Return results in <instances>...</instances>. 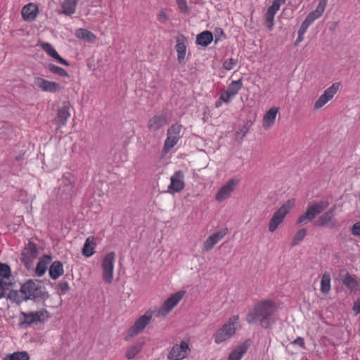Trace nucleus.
I'll return each instance as SVG.
<instances>
[{
    "label": "nucleus",
    "instance_id": "nucleus-55",
    "mask_svg": "<svg viewBox=\"0 0 360 360\" xmlns=\"http://www.w3.org/2000/svg\"><path fill=\"white\" fill-rule=\"evenodd\" d=\"M309 27V25L306 24L304 22H302L300 27L298 30L297 34L304 35Z\"/></svg>",
    "mask_w": 360,
    "mask_h": 360
},
{
    "label": "nucleus",
    "instance_id": "nucleus-14",
    "mask_svg": "<svg viewBox=\"0 0 360 360\" xmlns=\"http://www.w3.org/2000/svg\"><path fill=\"white\" fill-rule=\"evenodd\" d=\"M189 351L188 342L181 341L179 345H175L172 347L167 358L172 360H181L187 356L188 352Z\"/></svg>",
    "mask_w": 360,
    "mask_h": 360
},
{
    "label": "nucleus",
    "instance_id": "nucleus-59",
    "mask_svg": "<svg viewBox=\"0 0 360 360\" xmlns=\"http://www.w3.org/2000/svg\"><path fill=\"white\" fill-rule=\"evenodd\" d=\"M297 38L295 42V45H298L301 41H303L304 39V35H300V34H297Z\"/></svg>",
    "mask_w": 360,
    "mask_h": 360
},
{
    "label": "nucleus",
    "instance_id": "nucleus-34",
    "mask_svg": "<svg viewBox=\"0 0 360 360\" xmlns=\"http://www.w3.org/2000/svg\"><path fill=\"white\" fill-rule=\"evenodd\" d=\"M75 35L78 39L88 42H94L96 39V36L93 32L83 28L76 30Z\"/></svg>",
    "mask_w": 360,
    "mask_h": 360
},
{
    "label": "nucleus",
    "instance_id": "nucleus-41",
    "mask_svg": "<svg viewBox=\"0 0 360 360\" xmlns=\"http://www.w3.org/2000/svg\"><path fill=\"white\" fill-rule=\"evenodd\" d=\"M253 122L251 120H247L241 128L236 132L237 139L242 140L243 137L247 134L250 128L252 127Z\"/></svg>",
    "mask_w": 360,
    "mask_h": 360
},
{
    "label": "nucleus",
    "instance_id": "nucleus-10",
    "mask_svg": "<svg viewBox=\"0 0 360 360\" xmlns=\"http://www.w3.org/2000/svg\"><path fill=\"white\" fill-rule=\"evenodd\" d=\"M152 319V315L146 312L143 315L137 319L134 323L129 328L126 340L133 338L141 333Z\"/></svg>",
    "mask_w": 360,
    "mask_h": 360
},
{
    "label": "nucleus",
    "instance_id": "nucleus-36",
    "mask_svg": "<svg viewBox=\"0 0 360 360\" xmlns=\"http://www.w3.org/2000/svg\"><path fill=\"white\" fill-rule=\"evenodd\" d=\"M11 269L10 266L6 263L0 262V280L11 281Z\"/></svg>",
    "mask_w": 360,
    "mask_h": 360
},
{
    "label": "nucleus",
    "instance_id": "nucleus-25",
    "mask_svg": "<svg viewBox=\"0 0 360 360\" xmlns=\"http://www.w3.org/2000/svg\"><path fill=\"white\" fill-rule=\"evenodd\" d=\"M250 346V342L249 340H247L237 345L229 354L228 360H240L243 356L247 352Z\"/></svg>",
    "mask_w": 360,
    "mask_h": 360
},
{
    "label": "nucleus",
    "instance_id": "nucleus-33",
    "mask_svg": "<svg viewBox=\"0 0 360 360\" xmlns=\"http://www.w3.org/2000/svg\"><path fill=\"white\" fill-rule=\"evenodd\" d=\"M96 247V243L94 242V237H89L86 239L85 243L84 244L82 253L84 256L86 257H89L94 254V248Z\"/></svg>",
    "mask_w": 360,
    "mask_h": 360
},
{
    "label": "nucleus",
    "instance_id": "nucleus-42",
    "mask_svg": "<svg viewBox=\"0 0 360 360\" xmlns=\"http://www.w3.org/2000/svg\"><path fill=\"white\" fill-rule=\"evenodd\" d=\"M48 68L51 73L56 74L63 77H69V74L65 70L53 63H49Z\"/></svg>",
    "mask_w": 360,
    "mask_h": 360
},
{
    "label": "nucleus",
    "instance_id": "nucleus-60",
    "mask_svg": "<svg viewBox=\"0 0 360 360\" xmlns=\"http://www.w3.org/2000/svg\"><path fill=\"white\" fill-rule=\"evenodd\" d=\"M222 102L223 101L221 100H220V97H219V99L215 103V107L219 108V106H221Z\"/></svg>",
    "mask_w": 360,
    "mask_h": 360
},
{
    "label": "nucleus",
    "instance_id": "nucleus-6",
    "mask_svg": "<svg viewBox=\"0 0 360 360\" xmlns=\"http://www.w3.org/2000/svg\"><path fill=\"white\" fill-rule=\"evenodd\" d=\"M293 203L290 200H288L284 203L278 210H276L269 224V231L274 232L278 226L283 222L285 217L289 212L290 208L292 207Z\"/></svg>",
    "mask_w": 360,
    "mask_h": 360
},
{
    "label": "nucleus",
    "instance_id": "nucleus-45",
    "mask_svg": "<svg viewBox=\"0 0 360 360\" xmlns=\"http://www.w3.org/2000/svg\"><path fill=\"white\" fill-rule=\"evenodd\" d=\"M11 281H1L0 280V300L6 297V292L12 285Z\"/></svg>",
    "mask_w": 360,
    "mask_h": 360
},
{
    "label": "nucleus",
    "instance_id": "nucleus-58",
    "mask_svg": "<svg viewBox=\"0 0 360 360\" xmlns=\"http://www.w3.org/2000/svg\"><path fill=\"white\" fill-rule=\"evenodd\" d=\"M35 313H38L39 315V321L40 323L44 322V319L41 318L44 314H48V311L46 309H43L40 311H34Z\"/></svg>",
    "mask_w": 360,
    "mask_h": 360
},
{
    "label": "nucleus",
    "instance_id": "nucleus-19",
    "mask_svg": "<svg viewBox=\"0 0 360 360\" xmlns=\"http://www.w3.org/2000/svg\"><path fill=\"white\" fill-rule=\"evenodd\" d=\"M227 229H222L210 235L204 242L203 251L208 252L212 249L213 247L227 234Z\"/></svg>",
    "mask_w": 360,
    "mask_h": 360
},
{
    "label": "nucleus",
    "instance_id": "nucleus-13",
    "mask_svg": "<svg viewBox=\"0 0 360 360\" xmlns=\"http://www.w3.org/2000/svg\"><path fill=\"white\" fill-rule=\"evenodd\" d=\"M18 326L20 328H27L33 324L40 323L39 315L34 311H21L18 316Z\"/></svg>",
    "mask_w": 360,
    "mask_h": 360
},
{
    "label": "nucleus",
    "instance_id": "nucleus-27",
    "mask_svg": "<svg viewBox=\"0 0 360 360\" xmlns=\"http://www.w3.org/2000/svg\"><path fill=\"white\" fill-rule=\"evenodd\" d=\"M78 0H63L61 3V8L56 12L60 15L70 16L75 13Z\"/></svg>",
    "mask_w": 360,
    "mask_h": 360
},
{
    "label": "nucleus",
    "instance_id": "nucleus-24",
    "mask_svg": "<svg viewBox=\"0 0 360 360\" xmlns=\"http://www.w3.org/2000/svg\"><path fill=\"white\" fill-rule=\"evenodd\" d=\"M41 49L51 57L54 58L58 63L65 66H70V63L63 58L56 51V49L48 42H41Z\"/></svg>",
    "mask_w": 360,
    "mask_h": 360
},
{
    "label": "nucleus",
    "instance_id": "nucleus-28",
    "mask_svg": "<svg viewBox=\"0 0 360 360\" xmlns=\"http://www.w3.org/2000/svg\"><path fill=\"white\" fill-rule=\"evenodd\" d=\"M341 281L352 292H356L360 289V283L348 272L341 275Z\"/></svg>",
    "mask_w": 360,
    "mask_h": 360
},
{
    "label": "nucleus",
    "instance_id": "nucleus-3",
    "mask_svg": "<svg viewBox=\"0 0 360 360\" xmlns=\"http://www.w3.org/2000/svg\"><path fill=\"white\" fill-rule=\"evenodd\" d=\"M184 126L181 124L176 122L172 124L167 131V138L164 143L162 151L165 153H168L172 149L178 141L183 136Z\"/></svg>",
    "mask_w": 360,
    "mask_h": 360
},
{
    "label": "nucleus",
    "instance_id": "nucleus-46",
    "mask_svg": "<svg viewBox=\"0 0 360 360\" xmlns=\"http://www.w3.org/2000/svg\"><path fill=\"white\" fill-rule=\"evenodd\" d=\"M56 289L60 290V294L65 295L70 290V286L66 281H60L58 284Z\"/></svg>",
    "mask_w": 360,
    "mask_h": 360
},
{
    "label": "nucleus",
    "instance_id": "nucleus-35",
    "mask_svg": "<svg viewBox=\"0 0 360 360\" xmlns=\"http://www.w3.org/2000/svg\"><path fill=\"white\" fill-rule=\"evenodd\" d=\"M330 275L328 272H325L321 280V291L323 294H328L330 290Z\"/></svg>",
    "mask_w": 360,
    "mask_h": 360
},
{
    "label": "nucleus",
    "instance_id": "nucleus-5",
    "mask_svg": "<svg viewBox=\"0 0 360 360\" xmlns=\"http://www.w3.org/2000/svg\"><path fill=\"white\" fill-rule=\"evenodd\" d=\"M171 118V113L168 110L162 111L154 115L149 119L147 127L150 131L155 132L168 124Z\"/></svg>",
    "mask_w": 360,
    "mask_h": 360
},
{
    "label": "nucleus",
    "instance_id": "nucleus-9",
    "mask_svg": "<svg viewBox=\"0 0 360 360\" xmlns=\"http://www.w3.org/2000/svg\"><path fill=\"white\" fill-rule=\"evenodd\" d=\"M39 255L37 245L30 240L20 254V260L27 269H30L33 260Z\"/></svg>",
    "mask_w": 360,
    "mask_h": 360
},
{
    "label": "nucleus",
    "instance_id": "nucleus-15",
    "mask_svg": "<svg viewBox=\"0 0 360 360\" xmlns=\"http://www.w3.org/2000/svg\"><path fill=\"white\" fill-rule=\"evenodd\" d=\"M340 84L338 82L333 83L330 87L326 89L323 94L316 101L314 108L319 109L323 106L328 101L333 98L334 95L339 89Z\"/></svg>",
    "mask_w": 360,
    "mask_h": 360
},
{
    "label": "nucleus",
    "instance_id": "nucleus-38",
    "mask_svg": "<svg viewBox=\"0 0 360 360\" xmlns=\"http://www.w3.org/2000/svg\"><path fill=\"white\" fill-rule=\"evenodd\" d=\"M3 360H30V356L25 351L16 352L13 354H7Z\"/></svg>",
    "mask_w": 360,
    "mask_h": 360
},
{
    "label": "nucleus",
    "instance_id": "nucleus-2",
    "mask_svg": "<svg viewBox=\"0 0 360 360\" xmlns=\"http://www.w3.org/2000/svg\"><path fill=\"white\" fill-rule=\"evenodd\" d=\"M20 292L24 295L25 301L31 300L35 302H44L49 297L46 288L41 285V281L37 279H28L22 283Z\"/></svg>",
    "mask_w": 360,
    "mask_h": 360
},
{
    "label": "nucleus",
    "instance_id": "nucleus-32",
    "mask_svg": "<svg viewBox=\"0 0 360 360\" xmlns=\"http://www.w3.org/2000/svg\"><path fill=\"white\" fill-rule=\"evenodd\" d=\"M278 111V108L273 107L266 112L263 118V127L265 129L269 128L274 123Z\"/></svg>",
    "mask_w": 360,
    "mask_h": 360
},
{
    "label": "nucleus",
    "instance_id": "nucleus-4",
    "mask_svg": "<svg viewBox=\"0 0 360 360\" xmlns=\"http://www.w3.org/2000/svg\"><path fill=\"white\" fill-rule=\"evenodd\" d=\"M329 206L328 200H320L307 207L306 212L300 216L296 224H304L307 221H311L319 214L322 213Z\"/></svg>",
    "mask_w": 360,
    "mask_h": 360
},
{
    "label": "nucleus",
    "instance_id": "nucleus-50",
    "mask_svg": "<svg viewBox=\"0 0 360 360\" xmlns=\"http://www.w3.org/2000/svg\"><path fill=\"white\" fill-rule=\"evenodd\" d=\"M233 96H231L227 90L222 89L220 95V100L226 103H229L233 98Z\"/></svg>",
    "mask_w": 360,
    "mask_h": 360
},
{
    "label": "nucleus",
    "instance_id": "nucleus-51",
    "mask_svg": "<svg viewBox=\"0 0 360 360\" xmlns=\"http://www.w3.org/2000/svg\"><path fill=\"white\" fill-rule=\"evenodd\" d=\"M291 345H298L302 349H306L304 340L302 337H297L295 340L291 342Z\"/></svg>",
    "mask_w": 360,
    "mask_h": 360
},
{
    "label": "nucleus",
    "instance_id": "nucleus-54",
    "mask_svg": "<svg viewBox=\"0 0 360 360\" xmlns=\"http://www.w3.org/2000/svg\"><path fill=\"white\" fill-rule=\"evenodd\" d=\"M238 316H232L229 321L226 323H224V325H229V326L231 328H235V325L238 323Z\"/></svg>",
    "mask_w": 360,
    "mask_h": 360
},
{
    "label": "nucleus",
    "instance_id": "nucleus-30",
    "mask_svg": "<svg viewBox=\"0 0 360 360\" xmlns=\"http://www.w3.org/2000/svg\"><path fill=\"white\" fill-rule=\"evenodd\" d=\"M63 273V265L60 261L56 260L51 263L49 269V274L52 280L58 279Z\"/></svg>",
    "mask_w": 360,
    "mask_h": 360
},
{
    "label": "nucleus",
    "instance_id": "nucleus-52",
    "mask_svg": "<svg viewBox=\"0 0 360 360\" xmlns=\"http://www.w3.org/2000/svg\"><path fill=\"white\" fill-rule=\"evenodd\" d=\"M351 233L354 236H360V221L355 223L352 226Z\"/></svg>",
    "mask_w": 360,
    "mask_h": 360
},
{
    "label": "nucleus",
    "instance_id": "nucleus-43",
    "mask_svg": "<svg viewBox=\"0 0 360 360\" xmlns=\"http://www.w3.org/2000/svg\"><path fill=\"white\" fill-rule=\"evenodd\" d=\"M307 235L306 229H302L299 230L293 237V239L291 242V246L297 245L300 241H302Z\"/></svg>",
    "mask_w": 360,
    "mask_h": 360
},
{
    "label": "nucleus",
    "instance_id": "nucleus-20",
    "mask_svg": "<svg viewBox=\"0 0 360 360\" xmlns=\"http://www.w3.org/2000/svg\"><path fill=\"white\" fill-rule=\"evenodd\" d=\"M327 2L328 0H319L316 8L310 12L303 22L310 26L316 19L322 15L327 6Z\"/></svg>",
    "mask_w": 360,
    "mask_h": 360
},
{
    "label": "nucleus",
    "instance_id": "nucleus-22",
    "mask_svg": "<svg viewBox=\"0 0 360 360\" xmlns=\"http://www.w3.org/2000/svg\"><path fill=\"white\" fill-rule=\"evenodd\" d=\"M236 182L234 179H231L227 181L226 184L221 187L216 194L215 199L217 201L221 202L228 198L231 193L234 190V186Z\"/></svg>",
    "mask_w": 360,
    "mask_h": 360
},
{
    "label": "nucleus",
    "instance_id": "nucleus-47",
    "mask_svg": "<svg viewBox=\"0 0 360 360\" xmlns=\"http://www.w3.org/2000/svg\"><path fill=\"white\" fill-rule=\"evenodd\" d=\"M176 1L181 13L185 15H188L190 13V9L187 5L186 0H176Z\"/></svg>",
    "mask_w": 360,
    "mask_h": 360
},
{
    "label": "nucleus",
    "instance_id": "nucleus-7",
    "mask_svg": "<svg viewBox=\"0 0 360 360\" xmlns=\"http://www.w3.org/2000/svg\"><path fill=\"white\" fill-rule=\"evenodd\" d=\"M115 253L110 252L106 254L102 262V277L105 283L110 284L113 281L114 262Z\"/></svg>",
    "mask_w": 360,
    "mask_h": 360
},
{
    "label": "nucleus",
    "instance_id": "nucleus-11",
    "mask_svg": "<svg viewBox=\"0 0 360 360\" xmlns=\"http://www.w3.org/2000/svg\"><path fill=\"white\" fill-rule=\"evenodd\" d=\"M185 293L186 291L180 290L172 294L164 302L162 306L160 309L159 314L162 316H166L168 314L172 309L177 305L184 296Z\"/></svg>",
    "mask_w": 360,
    "mask_h": 360
},
{
    "label": "nucleus",
    "instance_id": "nucleus-48",
    "mask_svg": "<svg viewBox=\"0 0 360 360\" xmlns=\"http://www.w3.org/2000/svg\"><path fill=\"white\" fill-rule=\"evenodd\" d=\"M238 62L237 58H229L223 63V68L226 70H231L237 65Z\"/></svg>",
    "mask_w": 360,
    "mask_h": 360
},
{
    "label": "nucleus",
    "instance_id": "nucleus-44",
    "mask_svg": "<svg viewBox=\"0 0 360 360\" xmlns=\"http://www.w3.org/2000/svg\"><path fill=\"white\" fill-rule=\"evenodd\" d=\"M275 14L266 11L265 13V23L268 30H271L274 25Z\"/></svg>",
    "mask_w": 360,
    "mask_h": 360
},
{
    "label": "nucleus",
    "instance_id": "nucleus-21",
    "mask_svg": "<svg viewBox=\"0 0 360 360\" xmlns=\"http://www.w3.org/2000/svg\"><path fill=\"white\" fill-rule=\"evenodd\" d=\"M236 328H231L229 325H223L214 334V342L220 344L231 338L236 333Z\"/></svg>",
    "mask_w": 360,
    "mask_h": 360
},
{
    "label": "nucleus",
    "instance_id": "nucleus-49",
    "mask_svg": "<svg viewBox=\"0 0 360 360\" xmlns=\"http://www.w3.org/2000/svg\"><path fill=\"white\" fill-rule=\"evenodd\" d=\"M214 43L217 44L219 41L226 38L224 30L221 27H216L214 30Z\"/></svg>",
    "mask_w": 360,
    "mask_h": 360
},
{
    "label": "nucleus",
    "instance_id": "nucleus-12",
    "mask_svg": "<svg viewBox=\"0 0 360 360\" xmlns=\"http://www.w3.org/2000/svg\"><path fill=\"white\" fill-rule=\"evenodd\" d=\"M175 39L176 44L174 46V49L177 53V61L179 64H181L184 63L186 58L188 40L187 37L181 33H179L175 37Z\"/></svg>",
    "mask_w": 360,
    "mask_h": 360
},
{
    "label": "nucleus",
    "instance_id": "nucleus-17",
    "mask_svg": "<svg viewBox=\"0 0 360 360\" xmlns=\"http://www.w3.org/2000/svg\"><path fill=\"white\" fill-rule=\"evenodd\" d=\"M34 84L42 91L50 93H56L61 89V86L58 83L39 77L34 78Z\"/></svg>",
    "mask_w": 360,
    "mask_h": 360
},
{
    "label": "nucleus",
    "instance_id": "nucleus-57",
    "mask_svg": "<svg viewBox=\"0 0 360 360\" xmlns=\"http://www.w3.org/2000/svg\"><path fill=\"white\" fill-rule=\"evenodd\" d=\"M158 20L161 22H165L168 20V17L164 11H161L158 15Z\"/></svg>",
    "mask_w": 360,
    "mask_h": 360
},
{
    "label": "nucleus",
    "instance_id": "nucleus-37",
    "mask_svg": "<svg viewBox=\"0 0 360 360\" xmlns=\"http://www.w3.org/2000/svg\"><path fill=\"white\" fill-rule=\"evenodd\" d=\"M6 297L17 304H20L25 301L24 295L22 293L19 294V292L15 290H11Z\"/></svg>",
    "mask_w": 360,
    "mask_h": 360
},
{
    "label": "nucleus",
    "instance_id": "nucleus-39",
    "mask_svg": "<svg viewBox=\"0 0 360 360\" xmlns=\"http://www.w3.org/2000/svg\"><path fill=\"white\" fill-rule=\"evenodd\" d=\"M243 82L242 79H238L235 81H232L228 86L227 91L231 94V96H235L238 93V91L243 88Z\"/></svg>",
    "mask_w": 360,
    "mask_h": 360
},
{
    "label": "nucleus",
    "instance_id": "nucleus-56",
    "mask_svg": "<svg viewBox=\"0 0 360 360\" xmlns=\"http://www.w3.org/2000/svg\"><path fill=\"white\" fill-rule=\"evenodd\" d=\"M352 310L356 314H360V297L358 298L354 302L352 307Z\"/></svg>",
    "mask_w": 360,
    "mask_h": 360
},
{
    "label": "nucleus",
    "instance_id": "nucleus-40",
    "mask_svg": "<svg viewBox=\"0 0 360 360\" xmlns=\"http://www.w3.org/2000/svg\"><path fill=\"white\" fill-rule=\"evenodd\" d=\"M142 345L143 344L141 342H136L132 347L127 349L126 352V357L128 359H133L141 350Z\"/></svg>",
    "mask_w": 360,
    "mask_h": 360
},
{
    "label": "nucleus",
    "instance_id": "nucleus-1",
    "mask_svg": "<svg viewBox=\"0 0 360 360\" xmlns=\"http://www.w3.org/2000/svg\"><path fill=\"white\" fill-rule=\"evenodd\" d=\"M276 311V305L273 301H260L248 311L245 320L249 324L259 322L262 328L267 329L276 322L275 319L272 317Z\"/></svg>",
    "mask_w": 360,
    "mask_h": 360
},
{
    "label": "nucleus",
    "instance_id": "nucleus-23",
    "mask_svg": "<svg viewBox=\"0 0 360 360\" xmlns=\"http://www.w3.org/2000/svg\"><path fill=\"white\" fill-rule=\"evenodd\" d=\"M70 116L69 107L64 105L62 108L58 109L56 117L53 119V122L57 125V130L62 127L65 126L68 119Z\"/></svg>",
    "mask_w": 360,
    "mask_h": 360
},
{
    "label": "nucleus",
    "instance_id": "nucleus-26",
    "mask_svg": "<svg viewBox=\"0 0 360 360\" xmlns=\"http://www.w3.org/2000/svg\"><path fill=\"white\" fill-rule=\"evenodd\" d=\"M39 13L38 6L33 3L24 6L22 8V15L25 20L31 22L36 19Z\"/></svg>",
    "mask_w": 360,
    "mask_h": 360
},
{
    "label": "nucleus",
    "instance_id": "nucleus-8",
    "mask_svg": "<svg viewBox=\"0 0 360 360\" xmlns=\"http://www.w3.org/2000/svg\"><path fill=\"white\" fill-rule=\"evenodd\" d=\"M335 205L330 207L327 212H324L318 218V219L315 221V226L330 229L339 226V223L335 218Z\"/></svg>",
    "mask_w": 360,
    "mask_h": 360
},
{
    "label": "nucleus",
    "instance_id": "nucleus-53",
    "mask_svg": "<svg viewBox=\"0 0 360 360\" xmlns=\"http://www.w3.org/2000/svg\"><path fill=\"white\" fill-rule=\"evenodd\" d=\"M280 7L281 6L278 4V3H277L276 1L274 0L272 2V5L268 8L267 11L276 15L277 11L279 10Z\"/></svg>",
    "mask_w": 360,
    "mask_h": 360
},
{
    "label": "nucleus",
    "instance_id": "nucleus-29",
    "mask_svg": "<svg viewBox=\"0 0 360 360\" xmlns=\"http://www.w3.org/2000/svg\"><path fill=\"white\" fill-rule=\"evenodd\" d=\"M51 260L52 256L51 255H44L41 257L35 269V274L37 276L44 275L48 269V265L51 263Z\"/></svg>",
    "mask_w": 360,
    "mask_h": 360
},
{
    "label": "nucleus",
    "instance_id": "nucleus-18",
    "mask_svg": "<svg viewBox=\"0 0 360 360\" xmlns=\"http://www.w3.org/2000/svg\"><path fill=\"white\" fill-rule=\"evenodd\" d=\"M184 175L181 170L176 171L174 174L171 176V183L168 186V190L169 192H180L185 187V183L184 181Z\"/></svg>",
    "mask_w": 360,
    "mask_h": 360
},
{
    "label": "nucleus",
    "instance_id": "nucleus-16",
    "mask_svg": "<svg viewBox=\"0 0 360 360\" xmlns=\"http://www.w3.org/2000/svg\"><path fill=\"white\" fill-rule=\"evenodd\" d=\"M75 194L74 183L70 180L65 179L63 185L58 188V195L61 202L70 200Z\"/></svg>",
    "mask_w": 360,
    "mask_h": 360
},
{
    "label": "nucleus",
    "instance_id": "nucleus-31",
    "mask_svg": "<svg viewBox=\"0 0 360 360\" xmlns=\"http://www.w3.org/2000/svg\"><path fill=\"white\" fill-rule=\"evenodd\" d=\"M213 39L212 32L209 30H205L197 35L195 43L201 46L207 47Z\"/></svg>",
    "mask_w": 360,
    "mask_h": 360
}]
</instances>
